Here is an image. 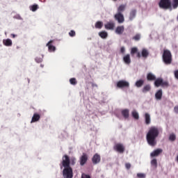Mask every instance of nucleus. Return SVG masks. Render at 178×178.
Here are the masks:
<instances>
[{
    "mask_svg": "<svg viewBox=\"0 0 178 178\" xmlns=\"http://www.w3.org/2000/svg\"><path fill=\"white\" fill-rule=\"evenodd\" d=\"M170 141H176V134H171L169 136Z\"/></svg>",
    "mask_w": 178,
    "mask_h": 178,
    "instance_id": "obj_33",
    "label": "nucleus"
},
{
    "mask_svg": "<svg viewBox=\"0 0 178 178\" xmlns=\"http://www.w3.org/2000/svg\"><path fill=\"white\" fill-rule=\"evenodd\" d=\"M163 62L165 65H170L172 63V52L168 49H164L163 52Z\"/></svg>",
    "mask_w": 178,
    "mask_h": 178,
    "instance_id": "obj_2",
    "label": "nucleus"
},
{
    "mask_svg": "<svg viewBox=\"0 0 178 178\" xmlns=\"http://www.w3.org/2000/svg\"><path fill=\"white\" fill-rule=\"evenodd\" d=\"M99 35L101 38H103V40H105V38H108V33L105 31H102L99 33Z\"/></svg>",
    "mask_w": 178,
    "mask_h": 178,
    "instance_id": "obj_25",
    "label": "nucleus"
},
{
    "mask_svg": "<svg viewBox=\"0 0 178 178\" xmlns=\"http://www.w3.org/2000/svg\"><path fill=\"white\" fill-rule=\"evenodd\" d=\"M92 162L93 165H97V163H99V162H101V156L96 153L92 158Z\"/></svg>",
    "mask_w": 178,
    "mask_h": 178,
    "instance_id": "obj_12",
    "label": "nucleus"
},
{
    "mask_svg": "<svg viewBox=\"0 0 178 178\" xmlns=\"http://www.w3.org/2000/svg\"><path fill=\"white\" fill-rule=\"evenodd\" d=\"M176 161H177V162H178V155L176 157Z\"/></svg>",
    "mask_w": 178,
    "mask_h": 178,
    "instance_id": "obj_49",
    "label": "nucleus"
},
{
    "mask_svg": "<svg viewBox=\"0 0 178 178\" xmlns=\"http://www.w3.org/2000/svg\"><path fill=\"white\" fill-rule=\"evenodd\" d=\"M162 149H156L153 152L151 153V156H158L160 154H162Z\"/></svg>",
    "mask_w": 178,
    "mask_h": 178,
    "instance_id": "obj_21",
    "label": "nucleus"
},
{
    "mask_svg": "<svg viewBox=\"0 0 178 178\" xmlns=\"http://www.w3.org/2000/svg\"><path fill=\"white\" fill-rule=\"evenodd\" d=\"M125 168L127 170L130 169V168H131V164H130L129 163H125Z\"/></svg>",
    "mask_w": 178,
    "mask_h": 178,
    "instance_id": "obj_43",
    "label": "nucleus"
},
{
    "mask_svg": "<svg viewBox=\"0 0 178 178\" xmlns=\"http://www.w3.org/2000/svg\"><path fill=\"white\" fill-rule=\"evenodd\" d=\"M105 29H106V30H111L112 29V23H108L104 25Z\"/></svg>",
    "mask_w": 178,
    "mask_h": 178,
    "instance_id": "obj_38",
    "label": "nucleus"
},
{
    "mask_svg": "<svg viewBox=\"0 0 178 178\" xmlns=\"http://www.w3.org/2000/svg\"><path fill=\"white\" fill-rule=\"evenodd\" d=\"M70 83L72 86H76V84H77V81L76 80V78H71L70 79Z\"/></svg>",
    "mask_w": 178,
    "mask_h": 178,
    "instance_id": "obj_34",
    "label": "nucleus"
},
{
    "mask_svg": "<svg viewBox=\"0 0 178 178\" xmlns=\"http://www.w3.org/2000/svg\"><path fill=\"white\" fill-rule=\"evenodd\" d=\"M161 129L158 127H151L146 135V140L149 145L155 147L156 145V138L159 136Z\"/></svg>",
    "mask_w": 178,
    "mask_h": 178,
    "instance_id": "obj_1",
    "label": "nucleus"
},
{
    "mask_svg": "<svg viewBox=\"0 0 178 178\" xmlns=\"http://www.w3.org/2000/svg\"><path fill=\"white\" fill-rule=\"evenodd\" d=\"M41 119V116L38 113H34L32 120L31 123H35V122H38Z\"/></svg>",
    "mask_w": 178,
    "mask_h": 178,
    "instance_id": "obj_16",
    "label": "nucleus"
},
{
    "mask_svg": "<svg viewBox=\"0 0 178 178\" xmlns=\"http://www.w3.org/2000/svg\"><path fill=\"white\" fill-rule=\"evenodd\" d=\"M52 42H54V40H50L46 46L48 47L49 52H55L56 47L55 46L52 45Z\"/></svg>",
    "mask_w": 178,
    "mask_h": 178,
    "instance_id": "obj_13",
    "label": "nucleus"
},
{
    "mask_svg": "<svg viewBox=\"0 0 178 178\" xmlns=\"http://www.w3.org/2000/svg\"><path fill=\"white\" fill-rule=\"evenodd\" d=\"M143 92L145 93V92H148V91H151V85L148 84V85H145L143 90H142Z\"/></svg>",
    "mask_w": 178,
    "mask_h": 178,
    "instance_id": "obj_27",
    "label": "nucleus"
},
{
    "mask_svg": "<svg viewBox=\"0 0 178 178\" xmlns=\"http://www.w3.org/2000/svg\"><path fill=\"white\" fill-rule=\"evenodd\" d=\"M42 58H44V56H42V57H36L35 60L37 63H41V62H42Z\"/></svg>",
    "mask_w": 178,
    "mask_h": 178,
    "instance_id": "obj_37",
    "label": "nucleus"
},
{
    "mask_svg": "<svg viewBox=\"0 0 178 178\" xmlns=\"http://www.w3.org/2000/svg\"><path fill=\"white\" fill-rule=\"evenodd\" d=\"M126 51V49H124V47H121V49H120V52H121V54H124V51Z\"/></svg>",
    "mask_w": 178,
    "mask_h": 178,
    "instance_id": "obj_45",
    "label": "nucleus"
},
{
    "mask_svg": "<svg viewBox=\"0 0 178 178\" xmlns=\"http://www.w3.org/2000/svg\"><path fill=\"white\" fill-rule=\"evenodd\" d=\"M11 37H12V38H15L16 37V35L13 33V34H11Z\"/></svg>",
    "mask_w": 178,
    "mask_h": 178,
    "instance_id": "obj_48",
    "label": "nucleus"
},
{
    "mask_svg": "<svg viewBox=\"0 0 178 178\" xmlns=\"http://www.w3.org/2000/svg\"><path fill=\"white\" fill-rule=\"evenodd\" d=\"M135 86L138 87V88H140V87H143V86H144V80L140 79L137 81L135 83Z\"/></svg>",
    "mask_w": 178,
    "mask_h": 178,
    "instance_id": "obj_26",
    "label": "nucleus"
},
{
    "mask_svg": "<svg viewBox=\"0 0 178 178\" xmlns=\"http://www.w3.org/2000/svg\"><path fill=\"white\" fill-rule=\"evenodd\" d=\"M95 29H99V30H101L102 27H104V22L101 21H97L95 24Z\"/></svg>",
    "mask_w": 178,
    "mask_h": 178,
    "instance_id": "obj_23",
    "label": "nucleus"
},
{
    "mask_svg": "<svg viewBox=\"0 0 178 178\" xmlns=\"http://www.w3.org/2000/svg\"><path fill=\"white\" fill-rule=\"evenodd\" d=\"M60 168H70V157L67 154L63 156Z\"/></svg>",
    "mask_w": 178,
    "mask_h": 178,
    "instance_id": "obj_5",
    "label": "nucleus"
},
{
    "mask_svg": "<svg viewBox=\"0 0 178 178\" xmlns=\"http://www.w3.org/2000/svg\"><path fill=\"white\" fill-rule=\"evenodd\" d=\"M174 74L175 78H177L178 80V70L175 71Z\"/></svg>",
    "mask_w": 178,
    "mask_h": 178,
    "instance_id": "obj_44",
    "label": "nucleus"
},
{
    "mask_svg": "<svg viewBox=\"0 0 178 178\" xmlns=\"http://www.w3.org/2000/svg\"><path fill=\"white\" fill-rule=\"evenodd\" d=\"M3 44L6 47H12V40H10V39L3 40Z\"/></svg>",
    "mask_w": 178,
    "mask_h": 178,
    "instance_id": "obj_24",
    "label": "nucleus"
},
{
    "mask_svg": "<svg viewBox=\"0 0 178 178\" xmlns=\"http://www.w3.org/2000/svg\"><path fill=\"white\" fill-rule=\"evenodd\" d=\"M159 6L161 9H170L172 10V2L170 0H161Z\"/></svg>",
    "mask_w": 178,
    "mask_h": 178,
    "instance_id": "obj_3",
    "label": "nucleus"
},
{
    "mask_svg": "<svg viewBox=\"0 0 178 178\" xmlns=\"http://www.w3.org/2000/svg\"><path fill=\"white\" fill-rule=\"evenodd\" d=\"M124 31V26H119L115 29L116 34H119L120 35L123 34Z\"/></svg>",
    "mask_w": 178,
    "mask_h": 178,
    "instance_id": "obj_15",
    "label": "nucleus"
},
{
    "mask_svg": "<svg viewBox=\"0 0 178 178\" xmlns=\"http://www.w3.org/2000/svg\"><path fill=\"white\" fill-rule=\"evenodd\" d=\"M112 27L113 29V27H115V24H112Z\"/></svg>",
    "mask_w": 178,
    "mask_h": 178,
    "instance_id": "obj_50",
    "label": "nucleus"
},
{
    "mask_svg": "<svg viewBox=\"0 0 178 178\" xmlns=\"http://www.w3.org/2000/svg\"><path fill=\"white\" fill-rule=\"evenodd\" d=\"M138 51V49L137 47H132L131 49V55H134V54H137Z\"/></svg>",
    "mask_w": 178,
    "mask_h": 178,
    "instance_id": "obj_32",
    "label": "nucleus"
},
{
    "mask_svg": "<svg viewBox=\"0 0 178 178\" xmlns=\"http://www.w3.org/2000/svg\"><path fill=\"white\" fill-rule=\"evenodd\" d=\"M87 161H88V155L86 153H83L79 159L81 166H84V165L87 163Z\"/></svg>",
    "mask_w": 178,
    "mask_h": 178,
    "instance_id": "obj_11",
    "label": "nucleus"
},
{
    "mask_svg": "<svg viewBox=\"0 0 178 178\" xmlns=\"http://www.w3.org/2000/svg\"><path fill=\"white\" fill-rule=\"evenodd\" d=\"M136 15H137V10L136 9H132L129 13V20H133L134 17H136Z\"/></svg>",
    "mask_w": 178,
    "mask_h": 178,
    "instance_id": "obj_19",
    "label": "nucleus"
},
{
    "mask_svg": "<svg viewBox=\"0 0 178 178\" xmlns=\"http://www.w3.org/2000/svg\"><path fill=\"white\" fill-rule=\"evenodd\" d=\"M64 178H73V168L72 167H65L63 170Z\"/></svg>",
    "mask_w": 178,
    "mask_h": 178,
    "instance_id": "obj_4",
    "label": "nucleus"
},
{
    "mask_svg": "<svg viewBox=\"0 0 178 178\" xmlns=\"http://www.w3.org/2000/svg\"><path fill=\"white\" fill-rule=\"evenodd\" d=\"M145 124H151V115H149V113H146L145 114Z\"/></svg>",
    "mask_w": 178,
    "mask_h": 178,
    "instance_id": "obj_18",
    "label": "nucleus"
},
{
    "mask_svg": "<svg viewBox=\"0 0 178 178\" xmlns=\"http://www.w3.org/2000/svg\"><path fill=\"white\" fill-rule=\"evenodd\" d=\"M162 95H163L162 89H160L155 94L156 99H157L158 101H161V99H162Z\"/></svg>",
    "mask_w": 178,
    "mask_h": 178,
    "instance_id": "obj_17",
    "label": "nucleus"
},
{
    "mask_svg": "<svg viewBox=\"0 0 178 178\" xmlns=\"http://www.w3.org/2000/svg\"><path fill=\"white\" fill-rule=\"evenodd\" d=\"M149 56V52L148 51V50L147 49H143L141 54H140V52H138L136 57L138 58V59H140V58H141L142 56V58H144V59H147V58H148Z\"/></svg>",
    "mask_w": 178,
    "mask_h": 178,
    "instance_id": "obj_9",
    "label": "nucleus"
},
{
    "mask_svg": "<svg viewBox=\"0 0 178 178\" xmlns=\"http://www.w3.org/2000/svg\"><path fill=\"white\" fill-rule=\"evenodd\" d=\"M141 39V35L139 33L136 34L135 36L132 38V40H134V41H140Z\"/></svg>",
    "mask_w": 178,
    "mask_h": 178,
    "instance_id": "obj_31",
    "label": "nucleus"
},
{
    "mask_svg": "<svg viewBox=\"0 0 178 178\" xmlns=\"http://www.w3.org/2000/svg\"><path fill=\"white\" fill-rule=\"evenodd\" d=\"M131 115L136 119V120H138L140 119V115L136 111H133L131 112Z\"/></svg>",
    "mask_w": 178,
    "mask_h": 178,
    "instance_id": "obj_28",
    "label": "nucleus"
},
{
    "mask_svg": "<svg viewBox=\"0 0 178 178\" xmlns=\"http://www.w3.org/2000/svg\"><path fill=\"white\" fill-rule=\"evenodd\" d=\"M92 87H98V85H97L96 83H92Z\"/></svg>",
    "mask_w": 178,
    "mask_h": 178,
    "instance_id": "obj_47",
    "label": "nucleus"
},
{
    "mask_svg": "<svg viewBox=\"0 0 178 178\" xmlns=\"http://www.w3.org/2000/svg\"><path fill=\"white\" fill-rule=\"evenodd\" d=\"M147 81H154L156 80V76H155L154 74L149 72L147 74Z\"/></svg>",
    "mask_w": 178,
    "mask_h": 178,
    "instance_id": "obj_14",
    "label": "nucleus"
},
{
    "mask_svg": "<svg viewBox=\"0 0 178 178\" xmlns=\"http://www.w3.org/2000/svg\"><path fill=\"white\" fill-rule=\"evenodd\" d=\"M124 9H126V6L121 5L118 8V13H122V12H124Z\"/></svg>",
    "mask_w": 178,
    "mask_h": 178,
    "instance_id": "obj_30",
    "label": "nucleus"
},
{
    "mask_svg": "<svg viewBox=\"0 0 178 178\" xmlns=\"http://www.w3.org/2000/svg\"><path fill=\"white\" fill-rule=\"evenodd\" d=\"M113 1H116V0H113Z\"/></svg>",
    "mask_w": 178,
    "mask_h": 178,
    "instance_id": "obj_52",
    "label": "nucleus"
},
{
    "mask_svg": "<svg viewBox=\"0 0 178 178\" xmlns=\"http://www.w3.org/2000/svg\"><path fill=\"white\" fill-rule=\"evenodd\" d=\"M70 37H74L76 35V31L72 30L69 32Z\"/></svg>",
    "mask_w": 178,
    "mask_h": 178,
    "instance_id": "obj_39",
    "label": "nucleus"
},
{
    "mask_svg": "<svg viewBox=\"0 0 178 178\" xmlns=\"http://www.w3.org/2000/svg\"><path fill=\"white\" fill-rule=\"evenodd\" d=\"M114 19L119 23V24H122L124 23V15L122 14V13H117L114 15Z\"/></svg>",
    "mask_w": 178,
    "mask_h": 178,
    "instance_id": "obj_7",
    "label": "nucleus"
},
{
    "mask_svg": "<svg viewBox=\"0 0 178 178\" xmlns=\"http://www.w3.org/2000/svg\"><path fill=\"white\" fill-rule=\"evenodd\" d=\"M123 60L127 65H130V63H131V59H130V54H127L126 56H124L123 58Z\"/></svg>",
    "mask_w": 178,
    "mask_h": 178,
    "instance_id": "obj_20",
    "label": "nucleus"
},
{
    "mask_svg": "<svg viewBox=\"0 0 178 178\" xmlns=\"http://www.w3.org/2000/svg\"><path fill=\"white\" fill-rule=\"evenodd\" d=\"M70 164L72 166H74V165H76V158H72L70 159Z\"/></svg>",
    "mask_w": 178,
    "mask_h": 178,
    "instance_id": "obj_40",
    "label": "nucleus"
},
{
    "mask_svg": "<svg viewBox=\"0 0 178 178\" xmlns=\"http://www.w3.org/2000/svg\"><path fill=\"white\" fill-rule=\"evenodd\" d=\"M154 86L155 87H169V82L165 81H163V79L162 78H158L157 79H155L154 81Z\"/></svg>",
    "mask_w": 178,
    "mask_h": 178,
    "instance_id": "obj_6",
    "label": "nucleus"
},
{
    "mask_svg": "<svg viewBox=\"0 0 178 178\" xmlns=\"http://www.w3.org/2000/svg\"><path fill=\"white\" fill-rule=\"evenodd\" d=\"M37 9H38V5L37 4H35L31 6V10H32V12H35Z\"/></svg>",
    "mask_w": 178,
    "mask_h": 178,
    "instance_id": "obj_36",
    "label": "nucleus"
},
{
    "mask_svg": "<svg viewBox=\"0 0 178 178\" xmlns=\"http://www.w3.org/2000/svg\"><path fill=\"white\" fill-rule=\"evenodd\" d=\"M151 165L152 166H153V168H154V169H156V168H158V161H156V159H154L153 160H152Z\"/></svg>",
    "mask_w": 178,
    "mask_h": 178,
    "instance_id": "obj_29",
    "label": "nucleus"
},
{
    "mask_svg": "<svg viewBox=\"0 0 178 178\" xmlns=\"http://www.w3.org/2000/svg\"><path fill=\"white\" fill-rule=\"evenodd\" d=\"M172 7H173V9H177V7H178V0H173L172 1Z\"/></svg>",
    "mask_w": 178,
    "mask_h": 178,
    "instance_id": "obj_35",
    "label": "nucleus"
},
{
    "mask_svg": "<svg viewBox=\"0 0 178 178\" xmlns=\"http://www.w3.org/2000/svg\"><path fill=\"white\" fill-rule=\"evenodd\" d=\"M130 87V83L124 80H120L117 82V88H129Z\"/></svg>",
    "mask_w": 178,
    "mask_h": 178,
    "instance_id": "obj_8",
    "label": "nucleus"
},
{
    "mask_svg": "<svg viewBox=\"0 0 178 178\" xmlns=\"http://www.w3.org/2000/svg\"><path fill=\"white\" fill-rule=\"evenodd\" d=\"M41 67H44V65H41Z\"/></svg>",
    "mask_w": 178,
    "mask_h": 178,
    "instance_id": "obj_51",
    "label": "nucleus"
},
{
    "mask_svg": "<svg viewBox=\"0 0 178 178\" xmlns=\"http://www.w3.org/2000/svg\"><path fill=\"white\" fill-rule=\"evenodd\" d=\"M81 178H91V177H90V175H87V174H84L83 173L81 175Z\"/></svg>",
    "mask_w": 178,
    "mask_h": 178,
    "instance_id": "obj_42",
    "label": "nucleus"
},
{
    "mask_svg": "<svg viewBox=\"0 0 178 178\" xmlns=\"http://www.w3.org/2000/svg\"><path fill=\"white\" fill-rule=\"evenodd\" d=\"M113 149L119 154H123L124 152V146L120 143H117L114 145Z\"/></svg>",
    "mask_w": 178,
    "mask_h": 178,
    "instance_id": "obj_10",
    "label": "nucleus"
},
{
    "mask_svg": "<svg viewBox=\"0 0 178 178\" xmlns=\"http://www.w3.org/2000/svg\"><path fill=\"white\" fill-rule=\"evenodd\" d=\"M122 115L124 118V119H129V109H124L122 111Z\"/></svg>",
    "mask_w": 178,
    "mask_h": 178,
    "instance_id": "obj_22",
    "label": "nucleus"
},
{
    "mask_svg": "<svg viewBox=\"0 0 178 178\" xmlns=\"http://www.w3.org/2000/svg\"><path fill=\"white\" fill-rule=\"evenodd\" d=\"M137 177L138 178H145V174L143 173H138Z\"/></svg>",
    "mask_w": 178,
    "mask_h": 178,
    "instance_id": "obj_41",
    "label": "nucleus"
},
{
    "mask_svg": "<svg viewBox=\"0 0 178 178\" xmlns=\"http://www.w3.org/2000/svg\"><path fill=\"white\" fill-rule=\"evenodd\" d=\"M174 111H175V113H178V106H177L174 108Z\"/></svg>",
    "mask_w": 178,
    "mask_h": 178,
    "instance_id": "obj_46",
    "label": "nucleus"
}]
</instances>
